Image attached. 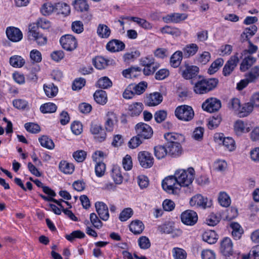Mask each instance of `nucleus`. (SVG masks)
<instances>
[{
  "label": "nucleus",
  "mask_w": 259,
  "mask_h": 259,
  "mask_svg": "<svg viewBox=\"0 0 259 259\" xmlns=\"http://www.w3.org/2000/svg\"><path fill=\"white\" fill-rule=\"evenodd\" d=\"M168 154L173 157H176L181 155L182 153V147L180 143L175 142L174 144L165 145Z\"/></svg>",
  "instance_id": "nucleus-22"
},
{
  "label": "nucleus",
  "mask_w": 259,
  "mask_h": 259,
  "mask_svg": "<svg viewBox=\"0 0 259 259\" xmlns=\"http://www.w3.org/2000/svg\"><path fill=\"white\" fill-rule=\"evenodd\" d=\"M24 127L27 132L33 134L38 133L40 131L39 125L33 122L26 123Z\"/></svg>",
  "instance_id": "nucleus-56"
},
{
  "label": "nucleus",
  "mask_w": 259,
  "mask_h": 259,
  "mask_svg": "<svg viewBox=\"0 0 259 259\" xmlns=\"http://www.w3.org/2000/svg\"><path fill=\"white\" fill-rule=\"evenodd\" d=\"M218 83L219 80L215 78L201 79L194 84V92L198 95L207 94L214 90Z\"/></svg>",
  "instance_id": "nucleus-1"
},
{
  "label": "nucleus",
  "mask_w": 259,
  "mask_h": 259,
  "mask_svg": "<svg viewBox=\"0 0 259 259\" xmlns=\"http://www.w3.org/2000/svg\"><path fill=\"white\" fill-rule=\"evenodd\" d=\"M85 84V80L83 78H78L74 80L72 83V89L74 91L79 90Z\"/></svg>",
  "instance_id": "nucleus-63"
},
{
  "label": "nucleus",
  "mask_w": 259,
  "mask_h": 259,
  "mask_svg": "<svg viewBox=\"0 0 259 259\" xmlns=\"http://www.w3.org/2000/svg\"><path fill=\"white\" fill-rule=\"evenodd\" d=\"M175 114L179 120L189 121L193 118L194 112L191 106L183 105L176 108L175 111Z\"/></svg>",
  "instance_id": "nucleus-4"
},
{
  "label": "nucleus",
  "mask_w": 259,
  "mask_h": 259,
  "mask_svg": "<svg viewBox=\"0 0 259 259\" xmlns=\"http://www.w3.org/2000/svg\"><path fill=\"white\" fill-rule=\"evenodd\" d=\"M59 168L60 171L65 174H71L74 169L73 164L68 163L66 161H61L59 163Z\"/></svg>",
  "instance_id": "nucleus-38"
},
{
  "label": "nucleus",
  "mask_w": 259,
  "mask_h": 259,
  "mask_svg": "<svg viewBox=\"0 0 259 259\" xmlns=\"http://www.w3.org/2000/svg\"><path fill=\"white\" fill-rule=\"evenodd\" d=\"M131 19L132 21L136 22L140 27L145 29L149 30L152 28V25L144 19L136 17V18H132Z\"/></svg>",
  "instance_id": "nucleus-48"
},
{
  "label": "nucleus",
  "mask_w": 259,
  "mask_h": 259,
  "mask_svg": "<svg viewBox=\"0 0 259 259\" xmlns=\"http://www.w3.org/2000/svg\"><path fill=\"white\" fill-rule=\"evenodd\" d=\"M136 134L142 139H149L153 135V132L151 127L145 123L140 122L135 126Z\"/></svg>",
  "instance_id": "nucleus-6"
},
{
  "label": "nucleus",
  "mask_w": 259,
  "mask_h": 259,
  "mask_svg": "<svg viewBox=\"0 0 259 259\" xmlns=\"http://www.w3.org/2000/svg\"><path fill=\"white\" fill-rule=\"evenodd\" d=\"M244 76L247 77L252 83L256 82L259 78V65L251 68L248 72L245 74Z\"/></svg>",
  "instance_id": "nucleus-30"
},
{
  "label": "nucleus",
  "mask_w": 259,
  "mask_h": 259,
  "mask_svg": "<svg viewBox=\"0 0 259 259\" xmlns=\"http://www.w3.org/2000/svg\"><path fill=\"white\" fill-rule=\"evenodd\" d=\"M194 168L189 167L187 170L185 169L177 170L174 176L181 187H187L190 185L194 180Z\"/></svg>",
  "instance_id": "nucleus-2"
},
{
  "label": "nucleus",
  "mask_w": 259,
  "mask_h": 259,
  "mask_svg": "<svg viewBox=\"0 0 259 259\" xmlns=\"http://www.w3.org/2000/svg\"><path fill=\"white\" fill-rule=\"evenodd\" d=\"M55 13L61 14L65 16L70 13V6L66 3H58L55 5Z\"/></svg>",
  "instance_id": "nucleus-34"
},
{
  "label": "nucleus",
  "mask_w": 259,
  "mask_h": 259,
  "mask_svg": "<svg viewBox=\"0 0 259 259\" xmlns=\"http://www.w3.org/2000/svg\"><path fill=\"white\" fill-rule=\"evenodd\" d=\"M133 214V211L131 208H124L120 213L119 219L122 222L127 221Z\"/></svg>",
  "instance_id": "nucleus-57"
},
{
  "label": "nucleus",
  "mask_w": 259,
  "mask_h": 259,
  "mask_svg": "<svg viewBox=\"0 0 259 259\" xmlns=\"http://www.w3.org/2000/svg\"><path fill=\"white\" fill-rule=\"evenodd\" d=\"M161 185L163 190L169 194H178L181 189L175 176L166 177L162 181Z\"/></svg>",
  "instance_id": "nucleus-3"
},
{
  "label": "nucleus",
  "mask_w": 259,
  "mask_h": 259,
  "mask_svg": "<svg viewBox=\"0 0 259 259\" xmlns=\"http://www.w3.org/2000/svg\"><path fill=\"white\" fill-rule=\"evenodd\" d=\"M164 137L166 141L165 145L174 144L175 142L180 143L184 141V136L177 133H166L164 135Z\"/></svg>",
  "instance_id": "nucleus-23"
},
{
  "label": "nucleus",
  "mask_w": 259,
  "mask_h": 259,
  "mask_svg": "<svg viewBox=\"0 0 259 259\" xmlns=\"http://www.w3.org/2000/svg\"><path fill=\"white\" fill-rule=\"evenodd\" d=\"M40 145L43 147L48 149H53L55 147V144L53 140L47 136H42L38 139Z\"/></svg>",
  "instance_id": "nucleus-42"
},
{
  "label": "nucleus",
  "mask_w": 259,
  "mask_h": 259,
  "mask_svg": "<svg viewBox=\"0 0 259 259\" xmlns=\"http://www.w3.org/2000/svg\"><path fill=\"white\" fill-rule=\"evenodd\" d=\"M182 222L188 226H193L198 220L197 213L192 210H187L182 213L181 215Z\"/></svg>",
  "instance_id": "nucleus-12"
},
{
  "label": "nucleus",
  "mask_w": 259,
  "mask_h": 259,
  "mask_svg": "<svg viewBox=\"0 0 259 259\" xmlns=\"http://www.w3.org/2000/svg\"><path fill=\"white\" fill-rule=\"evenodd\" d=\"M161 32L162 33H166L175 36H179L181 34V31L179 28L168 25L162 27L161 29Z\"/></svg>",
  "instance_id": "nucleus-45"
},
{
  "label": "nucleus",
  "mask_w": 259,
  "mask_h": 259,
  "mask_svg": "<svg viewBox=\"0 0 259 259\" xmlns=\"http://www.w3.org/2000/svg\"><path fill=\"white\" fill-rule=\"evenodd\" d=\"M163 100L161 93L154 92L149 94L146 98L145 103L148 106H155L160 104Z\"/></svg>",
  "instance_id": "nucleus-17"
},
{
  "label": "nucleus",
  "mask_w": 259,
  "mask_h": 259,
  "mask_svg": "<svg viewBox=\"0 0 259 259\" xmlns=\"http://www.w3.org/2000/svg\"><path fill=\"white\" fill-rule=\"evenodd\" d=\"M10 63L14 67H21L25 64V60L22 57L15 55L10 58Z\"/></svg>",
  "instance_id": "nucleus-49"
},
{
  "label": "nucleus",
  "mask_w": 259,
  "mask_h": 259,
  "mask_svg": "<svg viewBox=\"0 0 259 259\" xmlns=\"http://www.w3.org/2000/svg\"><path fill=\"white\" fill-rule=\"evenodd\" d=\"M190 204L192 206H196L202 208H206L211 205V201H208L207 197L198 194L193 196L191 198Z\"/></svg>",
  "instance_id": "nucleus-11"
},
{
  "label": "nucleus",
  "mask_w": 259,
  "mask_h": 259,
  "mask_svg": "<svg viewBox=\"0 0 259 259\" xmlns=\"http://www.w3.org/2000/svg\"><path fill=\"white\" fill-rule=\"evenodd\" d=\"M214 138L216 139L222 141L223 145L230 151H232L235 149V143L234 140L231 137L224 138L223 135L220 134L215 135Z\"/></svg>",
  "instance_id": "nucleus-25"
},
{
  "label": "nucleus",
  "mask_w": 259,
  "mask_h": 259,
  "mask_svg": "<svg viewBox=\"0 0 259 259\" xmlns=\"http://www.w3.org/2000/svg\"><path fill=\"white\" fill-rule=\"evenodd\" d=\"M128 113L132 116H137L140 114L143 110V105L142 103L136 102L129 105Z\"/></svg>",
  "instance_id": "nucleus-29"
},
{
  "label": "nucleus",
  "mask_w": 259,
  "mask_h": 259,
  "mask_svg": "<svg viewBox=\"0 0 259 259\" xmlns=\"http://www.w3.org/2000/svg\"><path fill=\"white\" fill-rule=\"evenodd\" d=\"M91 132L93 134L97 135L95 137V139L100 142L103 141L106 138V134L100 125H92L91 127Z\"/></svg>",
  "instance_id": "nucleus-26"
},
{
  "label": "nucleus",
  "mask_w": 259,
  "mask_h": 259,
  "mask_svg": "<svg viewBox=\"0 0 259 259\" xmlns=\"http://www.w3.org/2000/svg\"><path fill=\"white\" fill-rule=\"evenodd\" d=\"M245 128L244 122L241 120H237L234 125V131L236 135H240L241 134L244 132Z\"/></svg>",
  "instance_id": "nucleus-59"
},
{
  "label": "nucleus",
  "mask_w": 259,
  "mask_h": 259,
  "mask_svg": "<svg viewBox=\"0 0 259 259\" xmlns=\"http://www.w3.org/2000/svg\"><path fill=\"white\" fill-rule=\"evenodd\" d=\"M221 220V215L211 213L206 220V223L209 226H214L217 225Z\"/></svg>",
  "instance_id": "nucleus-53"
},
{
  "label": "nucleus",
  "mask_w": 259,
  "mask_h": 259,
  "mask_svg": "<svg viewBox=\"0 0 259 259\" xmlns=\"http://www.w3.org/2000/svg\"><path fill=\"white\" fill-rule=\"evenodd\" d=\"M44 90L46 96L49 98L54 97L56 96L58 93V88L51 83L48 85L44 84Z\"/></svg>",
  "instance_id": "nucleus-41"
},
{
  "label": "nucleus",
  "mask_w": 259,
  "mask_h": 259,
  "mask_svg": "<svg viewBox=\"0 0 259 259\" xmlns=\"http://www.w3.org/2000/svg\"><path fill=\"white\" fill-rule=\"evenodd\" d=\"M97 85L100 88L106 89L112 87V82L108 77L104 76L98 80Z\"/></svg>",
  "instance_id": "nucleus-50"
},
{
  "label": "nucleus",
  "mask_w": 259,
  "mask_h": 259,
  "mask_svg": "<svg viewBox=\"0 0 259 259\" xmlns=\"http://www.w3.org/2000/svg\"><path fill=\"white\" fill-rule=\"evenodd\" d=\"M257 30V27L255 25H250L244 29L240 35V41L242 42L250 41V39L255 35Z\"/></svg>",
  "instance_id": "nucleus-16"
},
{
  "label": "nucleus",
  "mask_w": 259,
  "mask_h": 259,
  "mask_svg": "<svg viewBox=\"0 0 259 259\" xmlns=\"http://www.w3.org/2000/svg\"><path fill=\"white\" fill-rule=\"evenodd\" d=\"M112 177L116 184H120L123 181L121 168L117 166H114L112 169Z\"/></svg>",
  "instance_id": "nucleus-37"
},
{
  "label": "nucleus",
  "mask_w": 259,
  "mask_h": 259,
  "mask_svg": "<svg viewBox=\"0 0 259 259\" xmlns=\"http://www.w3.org/2000/svg\"><path fill=\"white\" fill-rule=\"evenodd\" d=\"M57 106L53 103H46L41 105L40 107V111L41 113H51L56 111Z\"/></svg>",
  "instance_id": "nucleus-44"
},
{
  "label": "nucleus",
  "mask_w": 259,
  "mask_h": 259,
  "mask_svg": "<svg viewBox=\"0 0 259 259\" xmlns=\"http://www.w3.org/2000/svg\"><path fill=\"white\" fill-rule=\"evenodd\" d=\"M239 60L238 53L231 57L223 68V73L224 76L229 75L231 73L237 66Z\"/></svg>",
  "instance_id": "nucleus-14"
},
{
  "label": "nucleus",
  "mask_w": 259,
  "mask_h": 259,
  "mask_svg": "<svg viewBox=\"0 0 259 259\" xmlns=\"http://www.w3.org/2000/svg\"><path fill=\"white\" fill-rule=\"evenodd\" d=\"M109 60L102 56H97L93 59V63L95 67L98 69L106 68L109 65Z\"/></svg>",
  "instance_id": "nucleus-33"
},
{
  "label": "nucleus",
  "mask_w": 259,
  "mask_h": 259,
  "mask_svg": "<svg viewBox=\"0 0 259 259\" xmlns=\"http://www.w3.org/2000/svg\"><path fill=\"white\" fill-rule=\"evenodd\" d=\"M219 203L224 207H228L231 204V199L228 195L224 192H221L218 197Z\"/></svg>",
  "instance_id": "nucleus-47"
},
{
  "label": "nucleus",
  "mask_w": 259,
  "mask_h": 259,
  "mask_svg": "<svg viewBox=\"0 0 259 259\" xmlns=\"http://www.w3.org/2000/svg\"><path fill=\"white\" fill-rule=\"evenodd\" d=\"M75 5V9L81 12L87 11L89 9L87 0H76Z\"/></svg>",
  "instance_id": "nucleus-55"
},
{
  "label": "nucleus",
  "mask_w": 259,
  "mask_h": 259,
  "mask_svg": "<svg viewBox=\"0 0 259 259\" xmlns=\"http://www.w3.org/2000/svg\"><path fill=\"white\" fill-rule=\"evenodd\" d=\"M138 244L140 247L143 249H147L151 246V243L148 238L144 236L139 238Z\"/></svg>",
  "instance_id": "nucleus-61"
},
{
  "label": "nucleus",
  "mask_w": 259,
  "mask_h": 259,
  "mask_svg": "<svg viewBox=\"0 0 259 259\" xmlns=\"http://www.w3.org/2000/svg\"><path fill=\"white\" fill-rule=\"evenodd\" d=\"M253 107L251 102L243 104L242 107H240L239 110V116L240 117H246L248 116L252 111Z\"/></svg>",
  "instance_id": "nucleus-43"
},
{
  "label": "nucleus",
  "mask_w": 259,
  "mask_h": 259,
  "mask_svg": "<svg viewBox=\"0 0 259 259\" xmlns=\"http://www.w3.org/2000/svg\"><path fill=\"white\" fill-rule=\"evenodd\" d=\"M223 59L222 58H219L215 60L209 67L208 70V73L209 74H214L218 71L219 68L223 65Z\"/></svg>",
  "instance_id": "nucleus-51"
},
{
  "label": "nucleus",
  "mask_w": 259,
  "mask_h": 259,
  "mask_svg": "<svg viewBox=\"0 0 259 259\" xmlns=\"http://www.w3.org/2000/svg\"><path fill=\"white\" fill-rule=\"evenodd\" d=\"M220 251L226 256H230L233 254V243L230 238L225 237L221 241Z\"/></svg>",
  "instance_id": "nucleus-13"
},
{
  "label": "nucleus",
  "mask_w": 259,
  "mask_h": 259,
  "mask_svg": "<svg viewBox=\"0 0 259 259\" xmlns=\"http://www.w3.org/2000/svg\"><path fill=\"white\" fill-rule=\"evenodd\" d=\"M6 34L8 38L12 41L17 42L22 38V33L17 28L10 27L6 30Z\"/></svg>",
  "instance_id": "nucleus-18"
},
{
  "label": "nucleus",
  "mask_w": 259,
  "mask_h": 259,
  "mask_svg": "<svg viewBox=\"0 0 259 259\" xmlns=\"http://www.w3.org/2000/svg\"><path fill=\"white\" fill-rule=\"evenodd\" d=\"M221 101L213 97L207 99L202 104V108L209 113L218 111L221 108Z\"/></svg>",
  "instance_id": "nucleus-8"
},
{
  "label": "nucleus",
  "mask_w": 259,
  "mask_h": 259,
  "mask_svg": "<svg viewBox=\"0 0 259 259\" xmlns=\"http://www.w3.org/2000/svg\"><path fill=\"white\" fill-rule=\"evenodd\" d=\"M95 101L99 104L104 105L107 102V95L103 90H97L94 94Z\"/></svg>",
  "instance_id": "nucleus-32"
},
{
  "label": "nucleus",
  "mask_w": 259,
  "mask_h": 259,
  "mask_svg": "<svg viewBox=\"0 0 259 259\" xmlns=\"http://www.w3.org/2000/svg\"><path fill=\"white\" fill-rule=\"evenodd\" d=\"M147 87V83L145 81H141L137 84H131L129 85V88L134 91V93L138 95L143 94Z\"/></svg>",
  "instance_id": "nucleus-39"
},
{
  "label": "nucleus",
  "mask_w": 259,
  "mask_h": 259,
  "mask_svg": "<svg viewBox=\"0 0 259 259\" xmlns=\"http://www.w3.org/2000/svg\"><path fill=\"white\" fill-rule=\"evenodd\" d=\"M129 228L132 232L134 234L137 235L142 233L144 229V225L142 221L135 220L131 222Z\"/></svg>",
  "instance_id": "nucleus-28"
},
{
  "label": "nucleus",
  "mask_w": 259,
  "mask_h": 259,
  "mask_svg": "<svg viewBox=\"0 0 259 259\" xmlns=\"http://www.w3.org/2000/svg\"><path fill=\"white\" fill-rule=\"evenodd\" d=\"M256 62V59L250 55L245 56L241 61L239 69L242 72L248 70Z\"/></svg>",
  "instance_id": "nucleus-19"
},
{
  "label": "nucleus",
  "mask_w": 259,
  "mask_h": 259,
  "mask_svg": "<svg viewBox=\"0 0 259 259\" xmlns=\"http://www.w3.org/2000/svg\"><path fill=\"white\" fill-rule=\"evenodd\" d=\"M199 68L194 65L185 64L184 66L180 68V73L185 79H191L195 78L198 74Z\"/></svg>",
  "instance_id": "nucleus-9"
},
{
  "label": "nucleus",
  "mask_w": 259,
  "mask_h": 259,
  "mask_svg": "<svg viewBox=\"0 0 259 259\" xmlns=\"http://www.w3.org/2000/svg\"><path fill=\"white\" fill-rule=\"evenodd\" d=\"M85 237L84 233L80 231V230H76L73 231L71 233L68 235H66L65 236V238L66 239H67L69 241H73V240L75 238H79L81 239Z\"/></svg>",
  "instance_id": "nucleus-58"
},
{
  "label": "nucleus",
  "mask_w": 259,
  "mask_h": 259,
  "mask_svg": "<svg viewBox=\"0 0 259 259\" xmlns=\"http://www.w3.org/2000/svg\"><path fill=\"white\" fill-rule=\"evenodd\" d=\"M198 46L195 44L186 45L183 49L184 57L189 58L194 56L198 51Z\"/></svg>",
  "instance_id": "nucleus-31"
},
{
  "label": "nucleus",
  "mask_w": 259,
  "mask_h": 259,
  "mask_svg": "<svg viewBox=\"0 0 259 259\" xmlns=\"http://www.w3.org/2000/svg\"><path fill=\"white\" fill-rule=\"evenodd\" d=\"M60 43L62 48L67 51H72L77 47V41L75 37L70 34L62 36L60 39Z\"/></svg>",
  "instance_id": "nucleus-5"
},
{
  "label": "nucleus",
  "mask_w": 259,
  "mask_h": 259,
  "mask_svg": "<svg viewBox=\"0 0 259 259\" xmlns=\"http://www.w3.org/2000/svg\"><path fill=\"white\" fill-rule=\"evenodd\" d=\"M202 240L208 244L215 243L218 240V235L214 231L209 230L205 232L202 235Z\"/></svg>",
  "instance_id": "nucleus-27"
},
{
  "label": "nucleus",
  "mask_w": 259,
  "mask_h": 259,
  "mask_svg": "<svg viewBox=\"0 0 259 259\" xmlns=\"http://www.w3.org/2000/svg\"><path fill=\"white\" fill-rule=\"evenodd\" d=\"M138 158L140 165L144 168H150L153 165L154 158L151 154L148 151L140 152Z\"/></svg>",
  "instance_id": "nucleus-10"
},
{
  "label": "nucleus",
  "mask_w": 259,
  "mask_h": 259,
  "mask_svg": "<svg viewBox=\"0 0 259 259\" xmlns=\"http://www.w3.org/2000/svg\"><path fill=\"white\" fill-rule=\"evenodd\" d=\"M167 112L164 110H160L156 111L154 115V119L156 122L160 123L163 121L167 117Z\"/></svg>",
  "instance_id": "nucleus-60"
},
{
  "label": "nucleus",
  "mask_w": 259,
  "mask_h": 259,
  "mask_svg": "<svg viewBox=\"0 0 259 259\" xmlns=\"http://www.w3.org/2000/svg\"><path fill=\"white\" fill-rule=\"evenodd\" d=\"M118 121L117 117L113 112L109 111L106 114L105 127L107 131L112 132L115 123Z\"/></svg>",
  "instance_id": "nucleus-21"
},
{
  "label": "nucleus",
  "mask_w": 259,
  "mask_h": 259,
  "mask_svg": "<svg viewBox=\"0 0 259 259\" xmlns=\"http://www.w3.org/2000/svg\"><path fill=\"white\" fill-rule=\"evenodd\" d=\"M97 33L102 38H107L111 34L110 29L105 24H100L97 28Z\"/></svg>",
  "instance_id": "nucleus-35"
},
{
  "label": "nucleus",
  "mask_w": 259,
  "mask_h": 259,
  "mask_svg": "<svg viewBox=\"0 0 259 259\" xmlns=\"http://www.w3.org/2000/svg\"><path fill=\"white\" fill-rule=\"evenodd\" d=\"M248 259H259V245L252 248L249 253Z\"/></svg>",
  "instance_id": "nucleus-64"
},
{
  "label": "nucleus",
  "mask_w": 259,
  "mask_h": 259,
  "mask_svg": "<svg viewBox=\"0 0 259 259\" xmlns=\"http://www.w3.org/2000/svg\"><path fill=\"white\" fill-rule=\"evenodd\" d=\"M222 120L220 115H217L216 116H213L208 123V127L210 130H212L218 126Z\"/></svg>",
  "instance_id": "nucleus-62"
},
{
  "label": "nucleus",
  "mask_w": 259,
  "mask_h": 259,
  "mask_svg": "<svg viewBox=\"0 0 259 259\" xmlns=\"http://www.w3.org/2000/svg\"><path fill=\"white\" fill-rule=\"evenodd\" d=\"M95 207L100 218L103 221H107L109 217L108 207L103 202H97L95 203Z\"/></svg>",
  "instance_id": "nucleus-15"
},
{
  "label": "nucleus",
  "mask_w": 259,
  "mask_h": 259,
  "mask_svg": "<svg viewBox=\"0 0 259 259\" xmlns=\"http://www.w3.org/2000/svg\"><path fill=\"white\" fill-rule=\"evenodd\" d=\"M187 18V15L186 14L172 13L164 17L163 19L167 23L170 22L177 23L185 20Z\"/></svg>",
  "instance_id": "nucleus-24"
},
{
  "label": "nucleus",
  "mask_w": 259,
  "mask_h": 259,
  "mask_svg": "<svg viewBox=\"0 0 259 259\" xmlns=\"http://www.w3.org/2000/svg\"><path fill=\"white\" fill-rule=\"evenodd\" d=\"M28 37L29 39L36 41L38 46H44L47 44V38L42 33H40L39 30L35 26H29Z\"/></svg>",
  "instance_id": "nucleus-7"
},
{
  "label": "nucleus",
  "mask_w": 259,
  "mask_h": 259,
  "mask_svg": "<svg viewBox=\"0 0 259 259\" xmlns=\"http://www.w3.org/2000/svg\"><path fill=\"white\" fill-rule=\"evenodd\" d=\"M93 159L97 163L95 165V173L98 177H102L106 170V165L104 163L101 162L100 160H97V158L93 157Z\"/></svg>",
  "instance_id": "nucleus-40"
},
{
  "label": "nucleus",
  "mask_w": 259,
  "mask_h": 259,
  "mask_svg": "<svg viewBox=\"0 0 259 259\" xmlns=\"http://www.w3.org/2000/svg\"><path fill=\"white\" fill-rule=\"evenodd\" d=\"M40 11L43 15L48 16L55 12V5L51 3H45L42 5Z\"/></svg>",
  "instance_id": "nucleus-54"
},
{
  "label": "nucleus",
  "mask_w": 259,
  "mask_h": 259,
  "mask_svg": "<svg viewBox=\"0 0 259 259\" xmlns=\"http://www.w3.org/2000/svg\"><path fill=\"white\" fill-rule=\"evenodd\" d=\"M106 47L109 51L116 52L123 50L125 48V45L122 41L114 39L109 41Z\"/></svg>",
  "instance_id": "nucleus-20"
},
{
  "label": "nucleus",
  "mask_w": 259,
  "mask_h": 259,
  "mask_svg": "<svg viewBox=\"0 0 259 259\" xmlns=\"http://www.w3.org/2000/svg\"><path fill=\"white\" fill-rule=\"evenodd\" d=\"M172 252L175 259H186L187 257V252L182 248L175 247L172 249Z\"/></svg>",
  "instance_id": "nucleus-52"
},
{
  "label": "nucleus",
  "mask_w": 259,
  "mask_h": 259,
  "mask_svg": "<svg viewBox=\"0 0 259 259\" xmlns=\"http://www.w3.org/2000/svg\"><path fill=\"white\" fill-rule=\"evenodd\" d=\"M183 58V52L180 51H176L170 57V63L174 68L178 67L181 64Z\"/></svg>",
  "instance_id": "nucleus-36"
},
{
  "label": "nucleus",
  "mask_w": 259,
  "mask_h": 259,
  "mask_svg": "<svg viewBox=\"0 0 259 259\" xmlns=\"http://www.w3.org/2000/svg\"><path fill=\"white\" fill-rule=\"evenodd\" d=\"M154 155L158 159L164 158L168 154L166 146L158 145L154 147Z\"/></svg>",
  "instance_id": "nucleus-46"
}]
</instances>
